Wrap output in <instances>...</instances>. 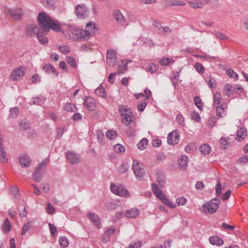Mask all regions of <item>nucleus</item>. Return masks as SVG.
Here are the masks:
<instances>
[{"mask_svg":"<svg viewBox=\"0 0 248 248\" xmlns=\"http://www.w3.org/2000/svg\"><path fill=\"white\" fill-rule=\"evenodd\" d=\"M49 229L50 231V233L52 236H54L57 232V228L53 224L49 223H48Z\"/></svg>","mask_w":248,"mask_h":248,"instance_id":"680f3d73","label":"nucleus"},{"mask_svg":"<svg viewBox=\"0 0 248 248\" xmlns=\"http://www.w3.org/2000/svg\"><path fill=\"white\" fill-rule=\"evenodd\" d=\"M19 112V110L17 107L13 108L9 110V117L12 118H15L17 116Z\"/></svg>","mask_w":248,"mask_h":248,"instance_id":"e433bc0d","label":"nucleus"},{"mask_svg":"<svg viewBox=\"0 0 248 248\" xmlns=\"http://www.w3.org/2000/svg\"><path fill=\"white\" fill-rule=\"evenodd\" d=\"M8 161L7 153L2 147H0V161L5 163Z\"/></svg>","mask_w":248,"mask_h":248,"instance_id":"2f4dec72","label":"nucleus"},{"mask_svg":"<svg viewBox=\"0 0 248 248\" xmlns=\"http://www.w3.org/2000/svg\"><path fill=\"white\" fill-rule=\"evenodd\" d=\"M114 151L116 153L120 154L124 153L125 151V148L124 146L120 144H117L113 146Z\"/></svg>","mask_w":248,"mask_h":248,"instance_id":"ea45409f","label":"nucleus"},{"mask_svg":"<svg viewBox=\"0 0 248 248\" xmlns=\"http://www.w3.org/2000/svg\"><path fill=\"white\" fill-rule=\"evenodd\" d=\"M146 105L147 103L145 100H141L137 106L138 110L140 112L143 111L146 106Z\"/></svg>","mask_w":248,"mask_h":248,"instance_id":"09e8293b","label":"nucleus"},{"mask_svg":"<svg viewBox=\"0 0 248 248\" xmlns=\"http://www.w3.org/2000/svg\"><path fill=\"white\" fill-rule=\"evenodd\" d=\"M51 17L46 13H40L37 16V21L39 26L44 32H48V26L51 21Z\"/></svg>","mask_w":248,"mask_h":248,"instance_id":"f03ea898","label":"nucleus"},{"mask_svg":"<svg viewBox=\"0 0 248 248\" xmlns=\"http://www.w3.org/2000/svg\"><path fill=\"white\" fill-rule=\"evenodd\" d=\"M119 110L122 116L125 115L127 113H131L130 109L127 106H121L119 107Z\"/></svg>","mask_w":248,"mask_h":248,"instance_id":"c9c22d12","label":"nucleus"},{"mask_svg":"<svg viewBox=\"0 0 248 248\" xmlns=\"http://www.w3.org/2000/svg\"><path fill=\"white\" fill-rule=\"evenodd\" d=\"M110 190L112 193L121 197H127L128 191L122 185L110 184Z\"/></svg>","mask_w":248,"mask_h":248,"instance_id":"423d86ee","label":"nucleus"},{"mask_svg":"<svg viewBox=\"0 0 248 248\" xmlns=\"http://www.w3.org/2000/svg\"><path fill=\"white\" fill-rule=\"evenodd\" d=\"M219 145L221 148L226 149L228 146L229 142L226 138L222 137L219 140Z\"/></svg>","mask_w":248,"mask_h":248,"instance_id":"a19ab883","label":"nucleus"},{"mask_svg":"<svg viewBox=\"0 0 248 248\" xmlns=\"http://www.w3.org/2000/svg\"><path fill=\"white\" fill-rule=\"evenodd\" d=\"M49 159L46 158L42 161L36 167L35 171L32 173V179L35 182H39L42 177V175L40 173V171L44 168L46 167L49 163Z\"/></svg>","mask_w":248,"mask_h":248,"instance_id":"7ed1b4c3","label":"nucleus"},{"mask_svg":"<svg viewBox=\"0 0 248 248\" xmlns=\"http://www.w3.org/2000/svg\"><path fill=\"white\" fill-rule=\"evenodd\" d=\"M174 61L172 59L168 58H163L159 61L160 63L164 66L168 65L170 63H172Z\"/></svg>","mask_w":248,"mask_h":248,"instance_id":"a18cd8bd","label":"nucleus"},{"mask_svg":"<svg viewBox=\"0 0 248 248\" xmlns=\"http://www.w3.org/2000/svg\"><path fill=\"white\" fill-rule=\"evenodd\" d=\"M168 139V143L170 145H174L177 144L180 139V135L177 131H173L170 133Z\"/></svg>","mask_w":248,"mask_h":248,"instance_id":"ddd939ff","label":"nucleus"},{"mask_svg":"<svg viewBox=\"0 0 248 248\" xmlns=\"http://www.w3.org/2000/svg\"><path fill=\"white\" fill-rule=\"evenodd\" d=\"M48 28L49 31L51 29L55 31H59L61 30V27L58 21H56L51 18V21L49 24Z\"/></svg>","mask_w":248,"mask_h":248,"instance_id":"412c9836","label":"nucleus"},{"mask_svg":"<svg viewBox=\"0 0 248 248\" xmlns=\"http://www.w3.org/2000/svg\"><path fill=\"white\" fill-rule=\"evenodd\" d=\"M190 115L192 119L195 120L196 122H200L201 117L198 113L196 112H192Z\"/></svg>","mask_w":248,"mask_h":248,"instance_id":"e2e57ef3","label":"nucleus"},{"mask_svg":"<svg viewBox=\"0 0 248 248\" xmlns=\"http://www.w3.org/2000/svg\"><path fill=\"white\" fill-rule=\"evenodd\" d=\"M209 242L212 245H216L218 246H222L224 243L223 239L217 236H211L209 238Z\"/></svg>","mask_w":248,"mask_h":248,"instance_id":"5701e85b","label":"nucleus"},{"mask_svg":"<svg viewBox=\"0 0 248 248\" xmlns=\"http://www.w3.org/2000/svg\"><path fill=\"white\" fill-rule=\"evenodd\" d=\"M67 131V129L66 128L65 126H62V127H60L57 129V137L60 138L61 137L64 132Z\"/></svg>","mask_w":248,"mask_h":248,"instance_id":"8fccbe9b","label":"nucleus"},{"mask_svg":"<svg viewBox=\"0 0 248 248\" xmlns=\"http://www.w3.org/2000/svg\"><path fill=\"white\" fill-rule=\"evenodd\" d=\"M227 75L231 78H233L235 79H237L238 78V74L235 73L232 69H229L226 71Z\"/></svg>","mask_w":248,"mask_h":248,"instance_id":"3c124183","label":"nucleus"},{"mask_svg":"<svg viewBox=\"0 0 248 248\" xmlns=\"http://www.w3.org/2000/svg\"><path fill=\"white\" fill-rule=\"evenodd\" d=\"M116 132L112 130H108L106 132V137L109 140H112L116 137Z\"/></svg>","mask_w":248,"mask_h":248,"instance_id":"c03bdc74","label":"nucleus"},{"mask_svg":"<svg viewBox=\"0 0 248 248\" xmlns=\"http://www.w3.org/2000/svg\"><path fill=\"white\" fill-rule=\"evenodd\" d=\"M247 135V129L244 127L240 128L237 131V137L235 138L237 141H240L243 140Z\"/></svg>","mask_w":248,"mask_h":248,"instance_id":"a211bd4d","label":"nucleus"},{"mask_svg":"<svg viewBox=\"0 0 248 248\" xmlns=\"http://www.w3.org/2000/svg\"><path fill=\"white\" fill-rule=\"evenodd\" d=\"M132 61H127L126 60H123L120 64L118 65L119 69L117 70V73L122 74L127 70V64L128 62H131Z\"/></svg>","mask_w":248,"mask_h":248,"instance_id":"4be33fe9","label":"nucleus"},{"mask_svg":"<svg viewBox=\"0 0 248 248\" xmlns=\"http://www.w3.org/2000/svg\"><path fill=\"white\" fill-rule=\"evenodd\" d=\"M178 162L180 168L183 170H186L188 162V158L186 155H182L179 158Z\"/></svg>","mask_w":248,"mask_h":248,"instance_id":"f3484780","label":"nucleus"},{"mask_svg":"<svg viewBox=\"0 0 248 248\" xmlns=\"http://www.w3.org/2000/svg\"><path fill=\"white\" fill-rule=\"evenodd\" d=\"M46 98L43 96L40 95L37 97H32V103H30L31 104H34L37 105H41L44 103L46 101Z\"/></svg>","mask_w":248,"mask_h":248,"instance_id":"a878e982","label":"nucleus"},{"mask_svg":"<svg viewBox=\"0 0 248 248\" xmlns=\"http://www.w3.org/2000/svg\"><path fill=\"white\" fill-rule=\"evenodd\" d=\"M186 202L187 200L183 197H179L177 198L176 200V202L179 206L185 205L186 203Z\"/></svg>","mask_w":248,"mask_h":248,"instance_id":"6e6d98bb","label":"nucleus"},{"mask_svg":"<svg viewBox=\"0 0 248 248\" xmlns=\"http://www.w3.org/2000/svg\"><path fill=\"white\" fill-rule=\"evenodd\" d=\"M9 14L15 20H20L23 16V12L21 9L13 8L8 10Z\"/></svg>","mask_w":248,"mask_h":248,"instance_id":"4468645a","label":"nucleus"},{"mask_svg":"<svg viewBox=\"0 0 248 248\" xmlns=\"http://www.w3.org/2000/svg\"><path fill=\"white\" fill-rule=\"evenodd\" d=\"M59 243L62 248L67 247L68 246V242L65 237H61L59 239Z\"/></svg>","mask_w":248,"mask_h":248,"instance_id":"603ef678","label":"nucleus"},{"mask_svg":"<svg viewBox=\"0 0 248 248\" xmlns=\"http://www.w3.org/2000/svg\"><path fill=\"white\" fill-rule=\"evenodd\" d=\"M46 212L48 214L52 215L55 212V209L50 203L47 204Z\"/></svg>","mask_w":248,"mask_h":248,"instance_id":"774afa93","label":"nucleus"},{"mask_svg":"<svg viewBox=\"0 0 248 248\" xmlns=\"http://www.w3.org/2000/svg\"><path fill=\"white\" fill-rule=\"evenodd\" d=\"M196 71L200 74H203L204 72V68L200 63L197 62L194 65Z\"/></svg>","mask_w":248,"mask_h":248,"instance_id":"49530a36","label":"nucleus"},{"mask_svg":"<svg viewBox=\"0 0 248 248\" xmlns=\"http://www.w3.org/2000/svg\"><path fill=\"white\" fill-rule=\"evenodd\" d=\"M216 112L217 115L218 117V118L225 115V111L221 108H217Z\"/></svg>","mask_w":248,"mask_h":248,"instance_id":"69168bd1","label":"nucleus"},{"mask_svg":"<svg viewBox=\"0 0 248 248\" xmlns=\"http://www.w3.org/2000/svg\"><path fill=\"white\" fill-rule=\"evenodd\" d=\"M43 70L46 73H52L53 74L55 75L56 76H58V74L57 72L56 68L54 67L53 65L51 64H46L43 67Z\"/></svg>","mask_w":248,"mask_h":248,"instance_id":"b1692460","label":"nucleus"},{"mask_svg":"<svg viewBox=\"0 0 248 248\" xmlns=\"http://www.w3.org/2000/svg\"><path fill=\"white\" fill-rule=\"evenodd\" d=\"M75 13L78 18L83 19L88 16L89 9L85 4H78L75 8Z\"/></svg>","mask_w":248,"mask_h":248,"instance_id":"0eeeda50","label":"nucleus"},{"mask_svg":"<svg viewBox=\"0 0 248 248\" xmlns=\"http://www.w3.org/2000/svg\"><path fill=\"white\" fill-rule=\"evenodd\" d=\"M1 229L3 230V232H9L11 229V225L10 223V222L8 218H6L3 224L1 226Z\"/></svg>","mask_w":248,"mask_h":248,"instance_id":"c756f323","label":"nucleus"},{"mask_svg":"<svg viewBox=\"0 0 248 248\" xmlns=\"http://www.w3.org/2000/svg\"><path fill=\"white\" fill-rule=\"evenodd\" d=\"M64 109L68 112H74L77 110V107L75 105L70 103H66L65 104Z\"/></svg>","mask_w":248,"mask_h":248,"instance_id":"4c0bfd02","label":"nucleus"},{"mask_svg":"<svg viewBox=\"0 0 248 248\" xmlns=\"http://www.w3.org/2000/svg\"><path fill=\"white\" fill-rule=\"evenodd\" d=\"M33 220H30L23 226L21 233L22 235H24L26 234V232L33 225Z\"/></svg>","mask_w":248,"mask_h":248,"instance_id":"c85d7f7f","label":"nucleus"},{"mask_svg":"<svg viewBox=\"0 0 248 248\" xmlns=\"http://www.w3.org/2000/svg\"><path fill=\"white\" fill-rule=\"evenodd\" d=\"M19 162L21 165L27 167L30 165L31 159L28 155L23 154L19 156Z\"/></svg>","mask_w":248,"mask_h":248,"instance_id":"aec40b11","label":"nucleus"},{"mask_svg":"<svg viewBox=\"0 0 248 248\" xmlns=\"http://www.w3.org/2000/svg\"><path fill=\"white\" fill-rule=\"evenodd\" d=\"M148 143V140L146 138H143L137 143V147L140 150L145 149Z\"/></svg>","mask_w":248,"mask_h":248,"instance_id":"7c9ffc66","label":"nucleus"},{"mask_svg":"<svg viewBox=\"0 0 248 248\" xmlns=\"http://www.w3.org/2000/svg\"><path fill=\"white\" fill-rule=\"evenodd\" d=\"M140 213L139 210L136 208H133L127 210L125 212V216L129 218H135L138 216Z\"/></svg>","mask_w":248,"mask_h":248,"instance_id":"6ab92c4d","label":"nucleus"},{"mask_svg":"<svg viewBox=\"0 0 248 248\" xmlns=\"http://www.w3.org/2000/svg\"><path fill=\"white\" fill-rule=\"evenodd\" d=\"M113 16L114 19L122 26H126L127 25V23L124 16L119 10L114 11Z\"/></svg>","mask_w":248,"mask_h":248,"instance_id":"f8f14e48","label":"nucleus"},{"mask_svg":"<svg viewBox=\"0 0 248 248\" xmlns=\"http://www.w3.org/2000/svg\"><path fill=\"white\" fill-rule=\"evenodd\" d=\"M65 156L69 162L73 165L77 164L80 161V155L74 152L67 151L65 153Z\"/></svg>","mask_w":248,"mask_h":248,"instance_id":"1a4fd4ad","label":"nucleus"},{"mask_svg":"<svg viewBox=\"0 0 248 248\" xmlns=\"http://www.w3.org/2000/svg\"><path fill=\"white\" fill-rule=\"evenodd\" d=\"M42 31L40 27H38L35 24H29L26 28L27 35L31 37L35 36L37 37Z\"/></svg>","mask_w":248,"mask_h":248,"instance_id":"6e6552de","label":"nucleus"},{"mask_svg":"<svg viewBox=\"0 0 248 248\" xmlns=\"http://www.w3.org/2000/svg\"><path fill=\"white\" fill-rule=\"evenodd\" d=\"M96 134L97 137V140L98 142L101 144H104V135L101 130H97L96 131Z\"/></svg>","mask_w":248,"mask_h":248,"instance_id":"de8ad7c7","label":"nucleus"},{"mask_svg":"<svg viewBox=\"0 0 248 248\" xmlns=\"http://www.w3.org/2000/svg\"><path fill=\"white\" fill-rule=\"evenodd\" d=\"M70 38L73 40L83 41L88 39L90 37V32L85 30L73 29L70 30Z\"/></svg>","mask_w":248,"mask_h":248,"instance_id":"f257e3e1","label":"nucleus"},{"mask_svg":"<svg viewBox=\"0 0 248 248\" xmlns=\"http://www.w3.org/2000/svg\"><path fill=\"white\" fill-rule=\"evenodd\" d=\"M219 204V199L214 198L207 203L203 205V211L205 213H214L218 208Z\"/></svg>","mask_w":248,"mask_h":248,"instance_id":"20e7f679","label":"nucleus"},{"mask_svg":"<svg viewBox=\"0 0 248 248\" xmlns=\"http://www.w3.org/2000/svg\"><path fill=\"white\" fill-rule=\"evenodd\" d=\"M123 116L124 117L123 119V123L127 125L129 124L132 121L131 113H127L125 115Z\"/></svg>","mask_w":248,"mask_h":248,"instance_id":"37998d69","label":"nucleus"},{"mask_svg":"<svg viewBox=\"0 0 248 248\" xmlns=\"http://www.w3.org/2000/svg\"><path fill=\"white\" fill-rule=\"evenodd\" d=\"M221 190L222 188L221 183L219 181H218L216 187V193L217 196H220L221 195Z\"/></svg>","mask_w":248,"mask_h":248,"instance_id":"4d7b16f0","label":"nucleus"},{"mask_svg":"<svg viewBox=\"0 0 248 248\" xmlns=\"http://www.w3.org/2000/svg\"><path fill=\"white\" fill-rule=\"evenodd\" d=\"M48 32H44L42 31L40 32V34L37 36V40L42 45H46L48 43V39L45 35L47 34Z\"/></svg>","mask_w":248,"mask_h":248,"instance_id":"393cba45","label":"nucleus"},{"mask_svg":"<svg viewBox=\"0 0 248 248\" xmlns=\"http://www.w3.org/2000/svg\"><path fill=\"white\" fill-rule=\"evenodd\" d=\"M195 104L198 108L200 110H202V100L199 96H196L194 99Z\"/></svg>","mask_w":248,"mask_h":248,"instance_id":"864d4df0","label":"nucleus"},{"mask_svg":"<svg viewBox=\"0 0 248 248\" xmlns=\"http://www.w3.org/2000/svg\"><path fill=\"white\" fill-rule=\"evenodd\" d=\"M115 232V227L112 226L108 228L105 232V235L110 236L111 234H113Z\"/></svg>","mask_w":248,"mask_h":248,"instance_id":"13d9d810","label":"nucleus"},{"mask_svg":"<svg viewBox=\"0 0 248 248\" xmlns=\"http://www.w3.org/2000/svg\"><path fill=\"white\" fill-rule=\"evenodd\" d=\"M215 35L216 38L220 40H226L228 39V37L227 36H226L224 34L219 31H216L215 32Z\"/></svg>","mask_w":248,"mask_h":248,"instance_id":"0e129e2a","label":"nucleus"},{"mask_svg":"<svg viewBox=\"0 0 248 248\" xmlns=\"http://www.w3.org/2000/svg\"><path fill=\"white\" fill-rule=\"evenodd\" d=\"M95 93L99 96L105 98L106 96V93L104 89L102 86H99L95 91Z\"/></svg>","mask_w":248,"mask_h":248,"instance_id":"58836bf2","label":"nucleus"},{"mask_svg":"<svg viewBox=\"0 0 248 248\" xmlns=\"http://www.w3.org/2000/svg\"><path fill=\"white\" fill-rule=\"evenodd\" d=\"M66 61L67 63L70 64L72 67L76 68L77 64L76 61L74 57L69 56L67 57Z\"/></svg>","mask_w":248,"mask_h":248,"instance_id":"79ce46f5","label":"nucleus"},{"mask_svg":"<svg viewBox=\"0 0 248 248\" xmlns=\"http://www.w3.org/2000/svg\"><path fill=\"white\" fill-rule=\"evenodd\" d=\"M160 32L163 31L165 34H170L172 32V30L169 27H159Z\"/></svg>","mask_w":248,"mask_h":248,"instance_id":"bf43d9fd","label":"nucleus"},{"mask_svg":"<svg viewBox=\"0 0 248 248\" xmlns=\"http://www.w3.org/2000/svg\"><path fill=\"white\" fill-rule=\"evenodd\" d=\"M87 217L97 228L100 229L101 228L100 218L98 215L94 213H89L87 214Z\"/></svg>","mask_w":248,"mask_h":248,"instance_id":"dca6fc26","label":"nucleus"},{"mask_svg":"<svg viewBox=\"0 0 248 248\" xmlns=\"http://www.w3.org/2000/svg\"><path fill=\"white\" fill-rule=\"evenodd\" d=\"M86 29H87V31H89L90 34L91 33H94L96 31L97 29L95 27V25L92 22H89L86 24Z\"/></svg>","mask_w":248,"mask_h":248,"instance_id":"72a5a7b5","label":"nucleus"},{"mask_svg":"<svg viewBox=\"0 0 248 248\" xmlns=\"http://www.w3.org/2000/svg\"><path fill=\"white\" fill-rule=\"evenodd\" d=\"M221 103V94L220 93L217 92L215 93L214 95V104L216 106L219 105Z\"/></svg>","mask_w":248,"mask_h":248,"instance_id":"f704fd0d","label":"nucleus"},{"mask_svg":"<svg viewBox=\"0 0 248 248\" xmlns=\"http://www.w3.org/2000/svg\"><path fill=\"white\" fill-rule=\"evenodd\" d=\"M83 104L84 106L91 111L94 110L96 106L95 100L91 97H87Z\"/></svg>","mask_w":248,"mask_h":248,"instance_id":"2eb2a0df","label":"nucleus"},{"mask_svg":"<svg viewBox=\"0 0 248 248\" xmlns=\"http://www.w3.org/2000/svg\"><path fill=\"white\" fill-rule=\"evenodd\" d=\"M158 69V66L154 63H151L147 66V70L151 73H155Z\"/></svg>","mask_w":248,"mask_h":248,"instance_id":"5fc2aeb1","label":"nucleus"},{"mask_svg":"<svg viewBox=\"0 0 248 248\" xmlns=\"http://www.w3.org/2000/svg\"><path fill=\"white\" fill-rule=\"evenodd\" d=\"M152 189L155 196L158 199H159L164 195L162 191L159 188L157 185L155 183H153L152 185Z\"/></svg>","mask_w":248,"mask_h":248,"instance_id":"cd10ccee","label":"nucleus"},{"mask_svg":"<svg viewBox=\"0 0 248 248\" xmlns=\"http://www.w3.org/2000/svg\"><path fill=\"white\" fill-rule=\"evenodd\" d=\"M25 70V68L23 67L14 69L10 75V78L13 80L20 79L24 75Z\"/></svg>","mask_w":248,"mask_h":248,"instance_id":"9b49d317","label":"nucleus"},{"mask_svg":"<svg viewBox=\"0 0 248 248\" xmlns=\"http://www.w3.org/2000/svg\"><path fill=\"white\" fill-rule=\"evenodd\" d=\"M132 169L137 178H142L145 173L142 165L138 160H134L132 164Z\"/></svg>","mask_w":248,"mask_h":248,"instance_id":"39448f33","label":"nucleus"},{"mask_svg":"<svg viewBox=\"0 0 248 248\" xmlns=\"http://www.w3.org/2000/svg\"><path fill=\"white\" fill-rule=\"evenodd\" d=\"M176 120L180 125L183 126L184 125V118L182 115L178 114L176 117Z\"/></svg>","mask_w":248,"mask_h":248,"instance_id":"338daca9","label":"nucleus"},{"mask_svg":"<svg viewBox=\"0 0 248 248\" xmlns=\"http://www.w3.org/2000/svg\"><path fill=\"white\" fill-rule=\"evenodd\" d=\"M159 199L165 205L168 206L172 208H175L176 205L172 202L169 199H168L165 195H163Z\"/></svg>","mask_w":248,"mask_h":248,"instance_id":"bb28decb","label":"nucleus"},{"mask_svg":"<svg viewBox=\"0 0 248 248\" xmlns=\"http://www.w3.org/2000/svg\"><path fill=\"white\" fill-rule=\"evenodd\" d=\"M107 62L109 66H113L117 61L116 52L113 49L108 50L107 54Z\"/></svg>","mask_w":248,"mask_h":248,"instance_id":"9d476101","label":"nucleus"},{"mask_svg":"<svg viewBox=\"0 0 248 248\" xmlns=\"http://www.w3.org/2000/svg\"><path fill=\"white\" fill-rule=\"evenodd\" d=\"M199 150L204 155H208L211 151V148L208 144H204L201 146Z\"/></svg>","mask_w":248,"mask_h":248,"instance_id":"473e14b6","label":"nucleus"},{"mask_svg":"<svg viewBox=\"0 0 248 248\" xmlns=\"http://www.w3.org/2000/svg\"><path fill=\"white\" fill-rule=\"evenodd\" d=\"M127 166L126 164H122L118 169V171L120 173H124L127 170Z\"/></svg>","mask_w":248,"mask_h":248,"instance_id":"052dcab7","label":"nucleus"}]
</instances>
